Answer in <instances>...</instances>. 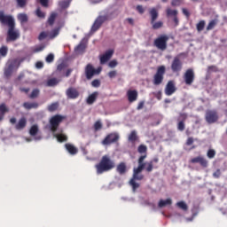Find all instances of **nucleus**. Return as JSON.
Listing matches in <instances>:
<instances>
[{
    "instance_id": "obj_25",
    "label": "nucleus",
    "mask_w": 227,
    "mask_h": 227,
    "mask_svg": "<svg viewBox=\"0 0 227 227\" xmlns=\"http://www.w3.org/2000/svg\"><path fill=\"white\" fill-rule=\"evenodd\" d=\"M59 31H61V27H57L51 32H48L50 40H54L59 35Z\"/></svg>"
},
{
    "instance_id": "obj_32",
    "label": "nucleus",
    "mask_w": 227,
    "mask_h": 227,
    "mask_svg": "<svg viewBox=\"0 0 227 227\" xmlns=\"http://www.w3.org/2000/svg\"><path fill=\"white\" fill-rule=\"evenodd\" d=\"M167 17H177L178 16V11L173 10L171 8H167L166 10Z\"/></svg>"
},
{
    "instance_id": "obj_33",
    "label": "nucleus",
    "mask_w": 227,
    "mask_h": 227,
    "mask_svg": "<svg viewBox=\"0 0 227 227\" xmlns=\"http://www.w3.org/2000/svg\"><path fill=\"white\" fill-rule=\"evenodd\" d=\"M176 205V207H178V208H180L181 210H184V212H187V210H189V207L183 200L177 202Z\"/></svg>"
},
{
    "instance_id": "obj_45",
    "label": "nucleus",
    "mask_w": 227,
    "mask_h": 227,
    "mask_svg": "<svg viewBox=\"0 0 227 227\" xmlns=\"http://www.w3.org/2000/svg\"><path fill=\"white\" fill-rule=\"evenodd\" d=\"M18 8H26L27 0H16Z\"/></svg>"
},
{
    "instance_id": "obj_51",
    "label": "nucleus",
    "mask_w": 227,
    "mask_h": 227,
    "mask_svg": "<svg viewBox=\"0 0 227 227\" xmlns=\"http://www.w3.org/2000/svg\"><path fill=\"white\" fill-rule=\"evenodd\" d=\"M47 36H49V32L43 31L40 33V35L38 36V40H40V41L45 40V38H47Z\"/></svg>"
},
{
    "instance_id": "obj_20",
    "label": "nucleus",
    "mask_w": 227,
    "mask_h": 227,
    "mask_svg": "<svg viewBox=\"0 0 227 227\" xmlns=\"http://www.w3.org/2000/svg\"><path fill=\"white\" fill-rule=\"evenodd\" d=\"M65 148L70 155H77L79 153V149L70 143L65 144Z\"/></svg>"
},
{
    "instance_id": "obj_22",
    "label": "nucleus",
    "mask_w": 227,
    "mask_h": 227,
    "mask_svg": "<svg viewBox=\"0 0 227 227\" xmlns=\"http://www.w3.org/2000/svg\"><path fill=\"white\" fill-rule=\"evenodd\" d=\"M27 125V120H26V117H21L16 124L15 129L16 130H22L23 129H26Z\"/></svg>"
},
{
    "instance_id": "obj_38",
    "label": "nucleus",
    "mask_w": 227,
    "mask_h": 227,
    "mask_svg": "<svg viewBox=\"0 0 227 227\" xmlns=\"http://www.w3.org/2000/svg\"><path fill=\"white\" fill-rule=\"evenodd\" d=\"M59 6L62 10H67V8H68L70 6V1H65V0L59 1Z\"/></svg>"
},
{
    "instance_id": "obj_39",
    "label": "nucleus",
    "mask_w": 227,
    "mask_h": 227,
    "mask_svg": "<svg viewBox=\"0 0 227 227\" xmlns=\"http://www.w3.org/2000/svg\"><path fill=\"white\" fill-rule=\"evenodd\" d=\"M129 141H130L131 143H136V141H137V133L135 130L131 131V133L129 134Z\"/></svg>"
},
{
    "instance_id": "obj_31",
    "label": "nucleus",
    "mask_w": 227,
    "mask_h": 227,
    "mask_svg": "<svg viewBox=\"0 0 227 227\" xmlns=\"http://www.w3.org/2000/svg\"><path fill=\"white\" fill-rule=\"evenodd\" d=\"M58 17L57 12H51L50 17L48 18V24L49 26H54V22H56V18Z\"/></svg>"
},
{
    "instance_id": "obj_13",
    "label": "nucleus",
    "mask_w": 227,
    "mask_h": 227,
    "mask_svg": "<svg viewBox=\"0 0 227 227\" xmlns=\"http://www.w3.org/2000/svg\"><path fill=\"white\" fill-rule=\"evenodd\" d=\"M191 164H200L201 168H208V160L203 156H197L190 160Z\"/></svg>"
},
{
    "instance_id": "obj_4",
    "label": "nucleus",
    "mask_w": 227,
    "mask_h": 227,
    "mask_svg": "<svg viewBox=\"0 0 227 227\" xmlns=\"http://www.w3.org/2000/svg\"><path fill=\"white\" fill-rule=\"evenodd\" d=\"M166 74V67L165 66H160L157 68L156 74L153 76V84L154 86H160V84H162V81H164V74Z\"/></svg>"
},
{
    "instance_id": "obj_7",
    "label": "nucleus",
    "mask_w": 227,
    "mask_h": 227,
    "mask_svg": "<svg viewBox=\"0 0 227 227\" xmlns=\"http://www.w3.org/2000/svg\"><path fill=\"white\" fill-rule=\"evenodd\" d=\"M183 67L184 64L182 63V60H180V58L175 57L170 66L173 74H180V72H182Z\"/></svg>"
},
{
    "instance_id": "obj_8",
    "label": "nucleus",
    "mask_w": 227,
    "mask_h": 227,
    "mask_svg": "<svg viewBox=\"0 0 227 227\" xmlns=\"http://www.w3.org/2000/svg\"><path fill=\"white\" fill-rule=\"evenodd\" d=\"M63 121V116L57 114L51 118L50 125L51 132H56L58 130V127H59V123Z\"/></svg>"
},
{
    "instance_id": "obj_17",
    "label": "nucleus",
    "mask_w": 227,
    "mask_h": 227,
    "mask_svg": "<svg viewBox=\"0 0 227 227\" xmlns=\"http://www.w3.org/2000/svg\"><path fill=\"white\" fill-rule=\"evenodd\" d=\"M113 54H114V51L108 50L105 52V54L99 56L100 65H106V63H107V61L113 58Z\"/></svg>"
},
{
    "instance_id": "obj_64",
    "label": "nucleus",
    "mask_w": 227,
    "mask_h": 227,
    "mask_svg": "<svg viewBox=\"0 0 227 227\" xmlns=\"http://www.w3.org/2000/svg\"><path fill=\"white\" fill-rule=\"evenodd\" d=\"M35 67L38 69L43 68V62L38 61L35 63Z\"/></svg>"
},
{
    "instance_id": "obj_30",
    "label": "nucleus",
    "mask_w": 227,
    "mask_h": 227,
    "mask_svg": "<svg viewBox=\"0 0 227 227\" xmlns=\"http://www.w3.org/2000/svg\"><path fill=\"white\" fill-rule=\"evenodd\" d=\"M97 97H98V92H93L92 94H90L87 98V104H89V106H91V104H93L97 100Z\"/></svg>"
},
{
    "instance_id": "obj_21",
    "label": "nucleus",
    "mask_w": 227,
    "mask_h": 227,
    "mask_svg": "<svg viewBox=\"0 0 227 227\" xmlns=\"http://www.w3.org/2000/svg\"><path fill=\"white\" fill-rule=\"evenodd\" d=\"M127 97H128L129 102H130V103L136 102V100H137V97H138L137 90H128Z\"/></svg>"
},
{
    "instance_id": "obj_57",
    "label": "nucleus",
    "mask_w": 227,
    "mask_h": 227,
    "mask_svg": "<svg viewBox=\"0 0 227 227\" xmlns=\"http://www.w3.org/2000/svg\"><path fill=\"white\" fill-rule=\"evenodd\" d=\"M118 66V61H116V60H111L110 62H109V64H108V67H110V68H114L115 67H117Z\"/></svg>"
},
{
    "instance_id": "obj_55",
    "label": "nucleus",
    "mask_w": 227,
    "mask_h": 227,
    "mask_svg": "<svg viewBox=\"0 0 227 227\" xmlns=\"http://www.w3.org/2000/svg\"><path fill=\"white\" fill-rule=\"evenodd\" d=\"M64 68H67V66L65 65V63H60L57 67V72H63Z\"/></svg>"
},
{
    "instance_id": "obj_56",
    "label": "nucleus",
    "mask_w": 227,
    "mask_h": 227,
    "mask_svg": "<svg viewBox=\"0 0 227 227\" xmlns=\"http://www.w3.org/2000/svg\"><path fill=\"white\" fill-rule=\"evenodd\" d=\"M116 75H118V72H116V70H114V71H110L108 73V77L110 79H114V77H116Z\"/></svg>"
},
{
    "instance_id": "obj_49",
    "label": "nucleus",
    "mask_w": 227,
    "mask_h": 227,
    "mask_svg": "<svg viewBox=\"0 0 227 227\" xmlns=\"http://www.w3.org/2000/svg\"><path fill=\"white\" fill-rule=\"evenodd\" d=\"M207 159H214V157H215V150L209 149L207 153Z\"/></svg>"
},
{
    "instance_id": "obj_40",
    "label": "nucleus",
    "mask_w": 227,
    "mask_h": 227,
    "mask_svg": "<svg viewBox=\"0 0 227 227\" xmlns=\"http://www.w3.org/2000/svg\"><path fill=\"white\" fill-rule=\"evenodd\" d=\"M38 125H33L31 126L30 129H29V134L32 137H35L38 134Z\"/></svg>"
},
{
    "instance_id": "obj_28",
    "label": "nucleus",
    "mask_w": 227,
    "mask_h": 227,
    "mask_svg": "<svg viewBox=\"0 0 227 227\" xmlns=\"http://www.w3.org/2000/svg\"><path fill=\"white\" fill-rule=\"evenodd\" d=\"M168 205H173V200L171 199L167 200H160L158 203L159 208H164V207H168Z\"/></svg>"
},
{
    "instance_id": "obj_1",
    "label": "nucleus",
    "mask_w": 227,
    "mask_h": 227,
    "mask_svg": "<svg viewBox=\"0 0 227 227\" xmlns=\"http://www.w3.org/2000/svg\"><path fill=\"white\" fill-rule=\"evenodd\" d=\"M146 159V155H141L137 160V168H133V176L129 181V185H131L133 191H136V189H139V184L136 183V180H144L145 176L141 173L145 170V164H143V160Z\"/></svg>"
},
{
    "instance_id": "obj_12",
    "label": "nucleus",
    "mask_w": 227,
    "mask_h": 227,
    "mask_svg": "<svg viewBox=\"0 0 227 227\" xmlns=\"http://www.w3.org/2000/svg\"><path fill=\"white\" fill-rule=\"evenodd\" d=\"M20 34H19V31L15 30V27H11L8 29L7 32V38L6 42H15V40H18L20 38Z\"/></svg>"
},
{
    "instance_id": "obj_36",
    "label": "nucleus",
    "mask_w": 227,
    "mask_h": 227,
    "mask_svg": "<svg viewBox=\"0 0 227 227\" xmlns=\"http://www.w3.org/2000/svg\"><path fill=\"white\" fill-rule=\"evenodd\" d=\"M217 20H212L211 21H209L207 27V31H212V29H214V27H215V26H217Z\"/></svg>"
},
{
    "instance_id": "obj_23",
    "label": "nucleus",
    "mask_w": 227,
    "mask_h": 227,
    "mask_svg": "<svg viewBox=\"0 0 227 227\" xmlns=\"http://www.w3.org/2000/svg\"><path fill=\"white\" fill-rule=\"evenodd\" d=\"M181 117L183 118V121H180L177 124V129L180 130V132H184L185 130V122H184L185 120H187V114H181Z\"/></svg>"
},
{
    "instance_id": "obj_26",
    "label": "nucleus",
    "mask_w": 227,
    "mask_h": 227,
    "mask_svg": "<svg viewBox=\"0 0 227 227\" xmlns=\"http://www.w3.org/2000/svg\"><path fill=\"white\" fill-rule=\"evenodd\" d=\"M149 15H151V22H155L159 19V12L155 8L150 9Z\"/></svg>"
},
{
    "instance_id": "obj_5",
    "label": "nucleus",
    "mask_w": 227,
    "mask_h": 227,
    "mask_svg": "<svg viewBox=\"0 0 227 227\" xmlns=\"http://www.w3.org/2000/svg\"><path fill=\"white\" fill-rule=\"evenodd\" d=\"M0 22L4 26H8V27H15V20L12 15H5L4 12L0 11Z\"/></svg>"
},
{
    "instance_id": "obj_11",
    "label": "nucleus",
    "mask_w": 227,
    "mask_h": 227,
    "mask_svg": "<svg viewBox=\"0 0 227 227\" xmlns=\"http://www.w3.org/2000/svg\"><path fill=\"white\" fill-rule=\"evenodd\" d=\"M195 74L192 68H189L184 74V81L187 86H191L194 82Z\"/></svg>"
},
{
    "instance_id": "obj_27",
    "label": "nucleus",
    "mask_w": 227,
    "mask_h": 227,
    "mask_svg": "<svg viewBox=\"0 0 227 227\" xmlns=\"http://www.w3.org/2000/svg\"><path fill=\"white\" fill-rule=\"evenodd\" d=\"M38 103L36 102H33V103H29V102H25L23 103V107L25 109H27V111L31 110V109H38Z\"/></svg>"
},
{
    "instance_id": "obj_53",
    "label": "nucleus",
    "mask_w": 227,
    "mask_h": 227,
    "mask_svg": "<svg viewBox=\"0 0 227 227\" xmlns=\"http://www.w3.org/2000/svg\"><path fill=\"white\" fill-rule=\"evenodd\" d=\"M46 63H52L54 61V54L50 53L45 59Z\"/></svg>"
},
{
    "instance_id": "obj_54",
    "label": "nucleus",
    "mask_w": 227,
    "mask_h": 227,
    "mask_svg": "<svg viewBox=\"0 0 227 227\" xmlns=\"http://www.w3.org/2000/svg\"><path fill=\"white\" fill-rule=\"evenodd\" d=\"M43 8H49V0H37Z\"/></svg>"
},
{
    "instance_id": "obj_29",
    "label": "nucleus",
    "mask_w": 227,
    "mask_h": 227,
    "mask_svg": "<svg viewBox=\"0 0 227 227\" xmlns=\"http://www.w3.org/2000/svg\"><path fill=\"white\" fill-rule=\"evenodd\" d=\"M17 19L20 22V24H26V22L29 20V18L26 13H19Z\"/></svg>"
},
{
    "instance_id": "obj_52",
    "label": "nucleus",
    "mask_w": 227,
    "mask_h": 227,
    "mask_svg": "<svg viewBox=\"0 0 227 227\" xmlns=\"http://www.w3.org/2000/svg\"><path fill=\"white\" fill-rule=\"evenodd\" d=\"M207 72L208 74H212V72H219V69L216 67V66H208Z\"/></svg>"
},
{
    "instance_id": "obj_60",
    "label": "nucleus",
    "mask_w": 227,
    "mask_h": 227,
    "mask_svg": "<svg viewBox=\"0 0 227 227\" xmlns=\"http://www.w3.org/2000/svg\"><path fill=\"white\" fill-rule=\"evenodd\" d=\"M86 48L84 43H80V44L76 47L75 51H83Z\"/></svg>"
},
{
    "instance_id": "obj_16",
    "label": "nucleus",
    "mask_w": 227,
    "mask_h": 227,
    "mask_svg": "<svg viewBox=\"0 0 227 227\" xmlns=\"http://www.w3.org/2000/svg\"><path fill=\"white\" fill-rule=\"evenodd\" d=\"M153 162H159V158H154L147 162H145V160H142V164H144V169L146 171V173H152L153 171Z\"/></svg>"
},
{
    "instance_id": "obj_37",
    "label": "nucleus",
    "mask_w": 227,
    "mask_h": 227,
    "mask_svg": "<svg viewBox=\"0 0 227 227\" xmlns=\"http://www.w3.org/2000/svg\"><path fill=\"white\" fill-rule=\"evenodd\" d=\"M137 152L138 153H142V154L145 153L144 155H145V159H146L147 157L146 152H148V147L145 145H140L137 148Z\"/></svg>"
},
{
    "instance_id": "obj_14",
    "label": "nucleus",
    "mask_w": 227,
    "mask_h": 227,
    "mask_svg": "<svg viewBox=\"0 0 227 227\" xmlns=\"http://www.w3.org/2000/svg\"><path fill=\"white\" fill-rule=\"evenodd\" d=\"M107 20V16H98L94 24L92 25L91 30L92 31H98L100 27H102V24H104Z\"/></svg>"
},
{
    "instance_id": "obj_6",
    "label": "nucleus",
    "mask_w": 227,
    "mask_h": 227,
    "mask_svg": "<svg viewBox=\"0 0 227 227\" xmlns=\"http://www.w3.org/2000/svg\"><path fill=\"white\" fill-rule=\"evenodd\" d=\"M118 141H120V135H118V133H110L106 135V137L102 140L101 144L104 146H109V145L118 143Z\"/></svg>"
},
{
    "instance_id": "obj_9",
    "label": "nucleus",
    "mask_w": 227,
    "mask_h": 227,
    "mask_svg": "<svg viewBox=\"0 0 227 227\" xmlns=\"http://www.w3.org/2000/svg\"><path fill=\"white\" fill-rule=\"evenodd\" d=\"M205 120L209 124L215 123V121L219 120V114H217L215 110H207L206 112Z\"/></svg>"
},
{
    "instance_id": "obj_2",
    "label": "nucleus",
    "mask_w": 227,
    "mask_h": 227,
    "mask_svg": "<svg viewBox=\"0 0 227 227\" xmlns=\"http://www.w3.org/2000/svg\"><path fill=\"white\" fill-rule=\"evenodd\" d=\"M97 175H103V173H107L111 169L116 168V163L111 159V156L106 154L102 156L101 160L98 164L95 165Z\"/></svg>"
},
{
    "instance_id": "obj_48",
    "label": "nucleus",
    "mask_w": 227,
    "mask_h": 227,
    "mask_svg": "<svg viewBox=\"0 0 227 227\" xmlns=\"http://www.w3.org/2000/svg\"><path fill=\"white\" fill-rule=\"evenodd\" d=\"M59 82V81L58 79L51 78V79L48 80L47 85L48 86H56Z\"/></svg>"
},
{
    "instance_id": "obj_42",
    "label": "nucleus",
    "mask_w": 227,
    "mask_h": 227,
    "mask_svg": "<svg viewBox=\"0 0 227 227\" xmlns=\"http://www.w3.org/2000/svg\"><path fill=\"white\" fill-rule=\"evenodd\" d=\"M10 109H8V107H6V105L4 103L0 105V114H3V116H4V114H6V113H9Z\"/></svg>"
},
{
    "instance_id": "obj_18",
    "label": "nucleus",
    "mask_w": 227,
    "mask_h": 227,
    "mask_svg": "<svg viewBox=\"0 0 227 227\" xmlns=\"http://www.w3.org/2000/svg\"><path fill=\"white\" fill-rule=\"evenodd\" d=\"M175 91H176V87L175 86V82L168 81L166 85V88H165V94L167 95V97H171V95H173V93H175Z\"/></svg>"
},
{
    "instance_id": "obj_59",
    "label": "nucleus",
    "mask_w": 227,
    "mask_h": 227,
    "mask_svg": "<svg viewBox=\"0 0 227 227\" xmlns=\"http://www.w3.org/2000/svg\"><path fill=\"white\" fill-rule=\"evenodd\" d=\"M171 4L172 6H180V4H182V0H172Z\"/></svg>"
},
{
    "instance_id": "obj_58",
    "label": "nucleus",
    "mask_w": 227,
    "mask_h": 227,
    "mask_svg": "<svg viewBox=\"0 0 227 227\" xmlns=\"http://www.w3.org/2000/svg\"><path fill=\"white\" fill-rule=\"evenodd\" d=\"M91 86H93V88H98L100 86V81L97 79L92 81Z\"/></svg>"
},
{
    "instance_id": "obj_34",
    "label": "nucleus",
    "mask_w": 227,
    "mask_h": 227,
    "mask_svg": "<svg viewBox=\"0 0 227 227\" xmlns=\"http://www.w3.org/2000/svg\"><path fill=\"white\" fill-rule=\"evenodd\" d=\"M55 137H57V141L59 143H64V141H68V137L65 134H55Z\"/></svg>"
},
{
    "instance_id": "obj_3",
    "label": "nucleus",
    "mask_w": 227,
    "mask_h": 227,
    "mask_svg": "<svg viewBox=\"0 0 227 227\" xmlns=\"http://www.w3.org/2000/svg\"><path fill=\"white\" fill-rule=\"evenodd\" d=\"M169 41V36L168 35H160L156 39H154L153 45L159 51H166L168 49V42Z\"/></svg>"
},
{
    "instance_id": "obj_41",
    "label": "nucleus",
    "mask_w": 227,
    "mask_h": 227,
    "mask_svg": "<svg viewBox=\"0 0 227 227\" xmlns=\"http://www.w3.org/2000/svg\"><path fill=\"white\" fill-rule=\"evenodd\" d=\"M152 26H153V29H160V27H162V26H164V22L162 21H153L151 22Z\"/></svg>"
},
{
    "instance_id": "obj_43",
    "label": "nucleus",
    "mask_w": 227,
    "mask_h": 227,
    "mask_svg": "<svg viewBox=\"0 0 227 227\" xmlns=\"http://www.w3.org/2000/svg\"><path fill=\"white\" fill-rule=\"evenodd\" d=\"M8 55V46H2L0 48V56H2V58H6V56Z\"/></svg>"
},
{
    "instance_id": "obj_19",
    "label": "nucleus",
    "mask_w": 227,
    "mask_h": 227,
    "mask_svg": "<svg viewBox=\"0 0 227 227\" xmlns=\"http://www.w3.org/2000/svg\"><path fill=\"white\" fill-rule=\"evenodd\" d=\"M97 74L95 67L91 64H88L85 68V75L87 79H91Z\"/></svg>"
},
{
    "instance_id": "obj_15",
    "label": "nucleus",
    "mask_w": 227,
    "mask_h": 227,
    "mask_svg": "<svg viewBox=\"0 0 227 227\" xmlns=\"http://www.w3.org/2000/svg\"><path fill=\"white\" fill-rule=\"evenodd\" d=\"M66 95L67 98H70L71 100H75V98H79V90L74 87H69L66 90Z\"/></svg>"
},
{
    "instance_id": "obj_10",
    "label": "nucleus",
    "mask_w": 227,
    "mask_h": 227,
    "mask_svg": "<svg viewBox=\"0 0 227 227\" xmlns=\"http://www.w3.org/2000/svg\"><path fill=\"white\" fill-rule=\"evenodd\" d=\"M20 67V63H18L17 60H13L10 64H8L7 67L4 69V76L8 79V77H12L13 74V70H16Z\"/></svg>"
},
{
    "instance_id": "obj_24",
    "label": "nucleus",
    "mask_w": 227,
    "mask_h": 227,
    "mask_svg": "<svg viewBox=\"0 0 227 227\" xmlns=\"http://www.w3.org/2000/svg\"><path fill=\"white\" fill-rule=\"evenodd\" d=\"M116 171L119 175H125L127 173V164H125V162L119 163Z\"/></svg>"
},
{
    "instance_id": "obj_44",
    "label": "nucleus",
    "mask_w": 227,
    "mask_h": 227,
    "mask_svg": "<svg viewBox=\"0 0 227 227\" xmlns=\"http://www.w3.org/2000/svg\"><path fill=\"white\" fill-rule=\"evenodd\" d=\"M40 95V90L39 89H34L29 95V98H37Z\"/></svg>"
},
{
    "instance_id": "obj_63",
    "label": "nucleus",
    "mask_w": 227,
    "mask_h": 227,
    "mask_svg": "<svg viewBox=\"0 0 227 227\" xmlns=\"http://www.w3.org/2000/svg\"><path fill=\"white\" fill-rule=\"evenodd\" d=\"M137 11L138 12V13H145V8H143V5H137Z\"/></svg>"
},
{
    "instance_id": "obj_47",
    "label": "nucleus",
    "mask_w": 227,
    "mask_h": 227,
    "mask_svg": "<svg viewBox=\"0 0 227 227\" xmlns=\"http://www.w3.org/2000/svg\"><path fill=\"white\" fill-rule=\"evenodd\" d=\"M35 15L39 17V19H45V12H42V9H40V7L36 9Z\"/></svg>"
},
{
    "instance_id": "obj_50",
    "label": "nucleus",
    "mask_w": 227,
    "mask_h": 227,
    "mask_svg": "<svg viewBox=\"0 0 227 227\" xmlns=\"http://www.w3.org/2000/svg\"><path fill=\"white\" fill-rule=\"evenodd\" d=\"M57 109H58V104L57 103H53V104H51L48 106V111L50 113H54V111H56Z\"/></svg>"
},
{
    "instance_id": "obj_61",
    "label": "nucleus",
    "mask_w": 227,
    "mask_h": 227,
    "mask_svg": "<svg viewBox=\"0 0 227 227\" xmlns=\"http://www.w3.org/2000/svg\"><path fill=\"white\" fill-rule=\"evenodd\" d=\"M182 12L185 15V17H187V19H189V17H191V12H189V10L183 8Z\"/></svg>"
},
{
    "instance_id": "obj_62",
    "label": "nucleus",
    "mask_w": 227,
    "mask_h": 227,
    "mask_svg": "<svg viewBox=\"0 0 227 227\" xmlns=\"http://www.w3.org/2000/svg\"><path fill=\"white\" fill-rule=\"evenodd\" d=\"M192 143H194V138H192V137H188V139L186 140V145L191 146Z\"/></svg>"
},
{
    "instance_id": "obj_46",
    "label": "nucleus",
    "mask_w": 227,
    "mask_h": 227,
    "mask_svg": "<svg viewBox=\"0 0 227 227\" xmlns=\"http://www.w3.org/2000/svg\"><path fill=\"white\" fill-rule=\"evenodd\" d=\"M94 130L95 132H98V130H102V121H97L94 123Z\"/></svg>"
},
{
    "instance_id": "obj_35",
    "label": "nucleus",
    "mask_w": 227,
    "mask_h": 227,
    "mask_svg": "<svg viewBox=\"0 0 227 227\" xmlns=\"http://www.w3.org/2000/svg\"><path fill=\"white\" fill-rule=\"evenodd\" d=\"M205 25H206V22L203 20L199 21V23H197L196 29H197L198 33H201V31H203L205 29Z\"/></svg>"
}]
</instances>
